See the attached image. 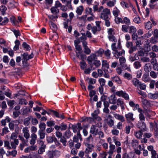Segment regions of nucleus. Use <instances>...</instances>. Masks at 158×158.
I'll return each instance as SVG.
<instances>
[{
  "label": "nucleus",
  "mask_w": 158,
  "mask_h": 158,
  "mask_svg": "<svg viewBox=\"0 0 158 158\" xmlns=\"http://www.w3.org/2000/svg\"><path fill=\"white\" fill-rule=\"evenodd\" d=\"M111 48L114 52V55L116 59H118L119 56H121L125 53V51L122 49L120 42L118 43V45L117 47H116L115 43L112 44L111 45Z\"/></svg>",
  "instance_id": "1"
},
{
  "label": "nucleus",
  "mask_w": 158,
  "mask_h": 158,
  "mask_svg": "<svg viewBox=\"0 0 158 158\" xmlns=\"http://www.w3.org/2000/svg\"><path fill=\"white\" fill-rule=\"evenodd\" d=\"M47 156L48 158H56L60 155V152L58 150L48 151L47 153Z\"/></svg>",
  "instance_id": "2"
},
{
  "label": "nucleus",
  "mask_w": 158,
  "mask_h": 158,
  "mask_svg": "<svg viewBox=\"0 0 158 158\" xmlns=\"http://www.w3.org/2000/svg\"><path fill=\"white\" fill-rule=\"evenodd\" d=\"M110 15V10L107 8L103 9L101 13L100 18L103 19H106L109 18V16Z\"/></svg>",
  "instance_id": "3"
},
{
  "label": "nucleus",
  "mask_w": 158,
  "mask_h": 158,
  "mask_svg": "<svg viewBox=\"0 0 158 158\" xmlns=\"http://www.w3.org/2000/svg\"><path fill=\"white\" fill-rule=\"evenodd\" d=\"M23 60H22L23 64L24 66L27 65V61L29 59L33 57L34 55L32 53L30 55H28L27 53H24L23 54Z\"/></svg>",
  "instance_id": "4"
},
{
  "label": "nucleus",
  "mask_w": 158,
  "mask_h": 158,
  "mask_svg": "<svg viewBox=\"0 0 158 158\" xmlns=\"http://www.w3.org/2000/svg\"><path fill=\"white\" fill-rule=\"evenodd\" d=\"M115 95L119 97H122L125 100H128L129 99V97L128 94L126 93L125 91L120 90L117 91L115 92Z\"/></svg>",
  "instance_id": "5"
},
{
  "label": "nucleus",
  "mask_w": 158,
  "mask_h": 158,
  "mask_svg": "<svg viewBox=\"0 0 158 158\" xmlns=\"http://www.w3.org/2000/svg\"><path fill=\"white\" fill-rule=\"evenodd\" d=\"M125 116L126 119L127 123H130L131 125L132 126V127H133V125L131 122L133 121L134 120V118H133V114L132 113L129 112L125 114Z\"/></svg>",
  "instance_id": "6"
},
{
  "label": "nucleus",
  "mask_w": 158,
  "mask_h": 158,
  "mask_svg": "<svg viewBox=\"0 0 158 158\" xmlns=\"http://www.w3.org/2000/svg\"><path fill=\"white\" fill-rule=\"evenodd\" d=\"M101 22L100 21H96V26L93 27L92 29V31L93 34H95L97 31H99L101 30Z\"/></svg>",
  "instance_id": "7"
},
{
  "label": "nucleus",
  "mask_w": 158,
  "mask_h": 158,
  "mask_svg": "<svg viewBox=\"0 0 158 158\" xmlns=\"http://www.w3.org/2000/svg\"><path fill=\"white\" fill-rule=\"evenodd\" d=\"M85 146L86 147L85 150V152L87 154H88L92 152V149L94 147V145L92 144H90L88 143H85Z\"/></svg>",
  "instance_id": "8"
},
{
  "label": "nucleus",
  "mask_w": 158,
  "mask_h": 158,
  "mask_svg": "<svg viewBox=\"0 0 158 158\" xmlns=\"http://www.w3.org/2000/svg\"><path fill=\"white\" fill-rule=\"evenodd\" d=\"M23 137L26 139H28L30 137L29 131L28 127H24L22 130Z\"/></svg>",
  "instance_id": "9"
},
{
  "label": "nucleus",
  "mask_w": 158,
  "mask_h": 158,
  "mask_svg": "<svg viewBox=\"0 0 158 158\" xmlns=\"http://www.w3.org/2000/svg\"><path fill=\"white\" fill-rule=\"evenodd\" d=\"M102 68L104 72L106 70L110 69L109 68V65L106 60H102Z\"/></svg>",
  "instance_id": "10"
},
{
  "label": "nucleus",
  "mask_w": 158,
  "mask_h": 158,
  "mask_svg": "<svg viewBox=\"0 0 158 158\" xmlns=\"http://www.w3.org/2000/svg\"><path fill=\"white\" fill-rule=\"evenodd\" d=\"M97 59V58L96 55L93 53L87 57V60L88 61V64H92L93 61H94Z\"/></svg>",
  "instance_id": "11"
},
{
  "label": "nucleus",
  "mask_w": 158,
  "mask_h": 158,
  "mask_svg": "<svg viewBox=\"0 0 158 158\" xmlns=\"http://www.w3.org/2000/svg\"><path fill=\"white\" fill-rule=\"evenodd\" d=\"M137 126L138 128L142 131H146V126L144 122H139L137 124Z\"/></svg>",
  "instance_id": "12"
},
{
  "label": "nucleus",
  "mask_w": 158,
  "mask_h": 158,
  "mask_svg": "<svg viewBox=\"0 0 158 158\" xmlns=\"http://www.w3.org/2000/svg\"><path fill=\"white\" fill-rule=\"evenodd\" d=\"M99 113V110L98 109H97L95 110L93 113H92L91 116L95 119L100 121L101 120V118L98 116V114Z\"/></svg>",
  "instance_id": "13"
},
{
  "label": "nucleus",
  "mask_w": 158,
  "mask_h": 158,
  "mask_svg": "<svg viewBox=\"0 0 158 158\" xmlns=\"http://www.w3.org/2000/svg\"><path fill=\"white\" fill-rule=\"evenodd\" d=\"M30 138L31 139L29 141L31 145H34L36 142V140L37 139V136L35 133L31 134Z\"/></svg>",
  "instance_id": "14"
},
{
  "label": "nucleus",
  "mask_w": 158,
  "mask_h": 158,
  "mask_svg": "<svg viewBox=\"0 0 158 158\" xmlns=\"http://www.w3.org/2000/svg\"><path fill=\"white\" fill-rule=\"evenodd\" d=\"M147 149L149 151L151 152V158H155L156 152L154 150L153 147L152 145L148 146L147 147Z\"/></svg>",
  "instance_id": "15"
},
{
  "label": "nucleus",
  "mask_w": 158,
  "mask_h": 158,
  "mask_svg": "<svg viewBox=\"0 0 158 158\" xmlns=\"http://www.w3.org/2000/svg\"><path fill=\"white\" fill-rule=\"evenodd\" d=\"M98 129L97 128L96 125H92L90 127V132L95 135H98Z\"/></svg>",
  "instance_id": "16"
},
{
  "label": "nucleus",
  "mask_w": 158,
  "mask_h": 158,
  "mask_svg": "<svg viewBox=\"0 0 158 158\" xmlns=\"http://www.w3.org/2000/svg\"><path fill=\"white\" fill-rule=\"evenodd\" d=\"M113 114L114 118L117 119L120 121L122 122H124L125 120L124 117L122 115L116 113L114 112L113 113Z\"/></svg>",
  "instance_id": "17"
},
{
  "label": "nucleus",
  "mask_w": 158,
  "mask_h": 158,
  "mask_svg": "<svg viewBox=\"0 0 158 158\" xmlns=\"http://www.w3.org/2000/svg\"><path fill=\"white\" fill-rule=\"evenodd\" d=\"M82 35L80 37L78 38H77L75 40H77L80 41V43L81 42L82 43V44L83 43H87L86 41V40L87 39V38L86 36L85 35V33H82Z\"/></svg>",
  "instance_id": "18"
},
{
  "label": "nucleus",
  "mask_w": 158,
  "mask_h": 158,
  "mask_svg": "<svg viewBox=\"0 0 158 158\" xmlns=\"http://www.w3.org/2000/svg\"><path fill=\"white\" fill-rule=\"evenodd\" d=\"M87 43H85L82 44L83 47L84 49V52L86 54L89 55L91 52L90 49L87 46Z\"/></svg>",
  "instance_id": "19"
},
{
  "label": "nucleus",
  "mask_w": 158,
  "mask_h": 158,
  "mask_svg": "<svg viewBox=\"0 0 158 158\" xmlns=\"http://www.w3.org/2000/svg\"><path fill=\"white\" fill-rule=\"evenodd\" d=\"M79 139L81 141L82 140V138L81 137V135L80 134V132H77V135H75L73 137V141L74 142L77 143Z\"/></svg>",
  "instance_id": "20"
},
{
  "label": "nucleus",
  "mask_w": 158,
  "mask_h": 158,
  "mask_svg": "<svg viewBox=\"0 0 158 158\" xmlns=\"http://www.w3.org/2000/svg\"><path fill=\"white\" fill-rule=\"evenodd\" d=\"M74 43L75 48L77 51H78V52H82V47L80 45H79L80 44V41L77 40H75Z\"/></svg>",
  "instance_id": "21"
},
{
  "label": "nucleus",
  "mask_w": 158,
  "mask_h": 158,
  "mask_svg": "<svg viewBox=\"0 0 158 158\" xmlns=\"http://www.w3.org/2000/svg\"><path fill=\"white\" fill-rule=\"evenodd\" d=\"M152 65L150 63H146L144 67V70L146 73H148L152 69Z\"/></svg>",
  "instance_id": "22"
},
{
  "label": "nucleus",
  "mask_w": 158,
  "mask_h": 158,
  "mask_svg": "<svg viewBox=\"0 0 158 158\" xmlns=\"http://www.w3.org/2000/svg\"><path fill=\"white\" fill-rule=\"evenodd\" d=\"M42 143V144L41 147L40 148L38 151V153L39 154H43L44 152L45 151V149L46 148V145H45L43 141H41Z\"/></svg>",
  "instance_id": "23"
},
{
  "label": "nucleus",
  "mask_w": 158,
  "mask_h": 158,
  "mask_svg": "<svg viewBox=\"0 0 158 158\" xmlns=\"http://www.w3.org/2000/svg\"><path fill=\"white\" fill-rule=\"evenodd\" d=\"M87 15H84L80 17H77V19L79 21L85 23L87 21Z\"/></svg>",
  "instance_id": "24"
},
{
  "label": "nucleus",
  "mask_w": 158,
  "mask_h": 158,
  "mask_svg": "<svg viewBox=\"0 0 158 158\" xmlns=\"http://www.w3.org/2000/svg\"><path fill=\"white\" fill-rule=\"evenodd\" d=\"M117 101V98L115 95H111L109 98V102L111 104H115Z\"/></svg>",
  "instance_id": "25"
},
{
  "label": "nucleus",
  "mask_w": 158,
  "mask_h": 158,
  "mask_svg": "<svg viewBox=\"0 0 158 158\" xmlns=\"http://www.w3.org/2000/svg\"><path fill=\"white\" fill-rule=\"evenodd\" d=\"M112 81L115 82L118 84H121L122 83V81L119 77L117 76L111 77Z\"/></svg>",
  "instance_id": "26"
},
{
  "label": "nucleus",
  "mask_w": 158,
  "mask_h": 158,
  "mask_svg": "<svg viewBox=\"0 0 158 158\" xmlns=\"http://www.w3.org/2000/svg\"><path fill=\"white\" fill-rule=\"evenodd\" d=\"M119 61L120 65L123 67H125L126 66V65L125 64L126 60L125 58L124 57L121 56L119 58Z\"/></svg>",
  "instance_id": "27"
},
{
  "label": "nucleus",
  "mask_w": 158,
  "mask_h": 158,
  "mask_svg": "<svg viewBox=\"0 0 158 158\" xmlns=\"http://www.w3.org/2000/svg\"><path fill=\"white\" fill-rule=\"evenodd\" d=\"M84 11V7L82 6H80L78 7L76 10L77 14L79 15H81Z\"/></svg>",
  "instance_id": "28"
},
{
  "label": "nucleus",
  "mask_w": 158,
  "mask_h": 158,
  "mask_svg": "<svg viewBox=\"0 0 158 158\" xmlns=\"http://www.w3.org/2000/svg\"><path fill=\"white\" fill-rule=\"evenodd\" d=\"M131 145L134 148H137L139 145V141L135 139H133L132 140Z\"/></svg>",
  "instance_id": "29"
},
{
  "label": "nucleus",
  "mask_w": 158,
  "mask_h": 158,
  "mask_svg": "<svg viewBox=\"0 0 158 158\" xmlns=\"http://www.w3.org/2000/svg\"><path fill=\"white\" fill-rule=\"evenodd\" d=\"M10 143L11 148L15 149L16 148V146L19 144V141L18 140H13V141H11Z\"/></svg>",
  "instance_id": "30"
},
{
  "label": "nucleus",
  "mask_w": 158,
  "mask_h": 158,
  "mask_svg": "<svg viewBox=\"0 0 158 158\" xmlns=\"http://www.w3.org/2000/svg\"><path fill=\"white\" fill-rule=\"evenodd\" d=\"M143 132L142 131L139 130L138 131L135 132L134 135L138 139H140L143 135Z\"/></svg>",
  "instance_id": "31"
},
{
  "label": "nucleus",
  "mask_w": 158,
  "mask_h": 158,
  "mask_svg": "<svg viewBox=\"0 0 158 158\" xmlns=\"http://www.w3.org/2000/svg\"><path fill=\"white\" fill-rule=\"evenodd\" d=\"M148 97L151 99H155L158 98V94L157 93H149L148 94Z\"/></svg>",
  "instance_id": "32"
},
{
  "label": "nucleus",
  "mask_w": 158,
  "mask_h": 158,
  "mask_svg": "<svg viewBox=\"0 0 158 158\" xmlns=\"http://www.w3.org/2000/svg\"><path fill=\"white\" fill-rule=\"evenodd\" d=\"M128 32L130 33H135L137 31L136 28L134 26H131L129 27Z\"/></svg>",
  "instance_id": "33"
},
{
  "label": "nucleus",
  "mask_w": 158,
  "mask_h": 158,
  "mask_svg": "<svg viewBox=\"0 0 158 158\" xmlns=\"http://www.w3.org/2000/svg\"><path fill=\"white\" fill-rule=\"evenodd\" d=\"M115 148V146L114 145L112 144H110L109 150L107 152L108 154H113L114 150Z\"/></svg>",
  "instance_id": "34"
},
{
  "label": "nucleus",
  "mask_w": 158,
  "mask_h": 158,
  "mask_svg": "<svg viewBox=\"0 0 158 158\" xmlns=\"http://www.w3.org/2000/svg\"><path fill=\"white\" fill-rule=\"evenodd\" d=\"M104 53V50L100 48L98 50L96 51L94 53L96 55V57L99 56H102Z\"/></svg>",
  "instance_id": "35"
},
{
  "label": "nucleus",
  "mask_w": 158,
  "mask_h": 158,
  "mask_svg": "<svg viewBox=\"0 0 158 158\" xmlns=\"http://www.w3.org/2000/svg\"><path fill=\"white\" fill-rule=\"evenodd\" d=\"M10 121V119L8 117H6L5 119H2L1 121V125L5 126L6 122L8 123Z\"/></svg>",
  "instance_id": "36"
},
{
  "label": "nucleus",
  "mask_w": 158,
  "mask_h": 158,
  "mask_svg": "<svg viewBox=\"0 0 158 158\" xmlns=\"http://www.w3.org/2000/svg\"><path fill=\"white\" fill-rule=\"evenodd\" d=\"M123 24H125L129 26L130 24V19L127 17H125L123 19Z\"/></svg>",
  "instance_id": "37"
},
{
  "label": "nucleus",
  "mask_w": 158,
  "mask_h": 158,
  "mask_svg": "<svg viewBox=\"0 0 158 158\" xmlns=\"http://www.w3.org/2000/svg\"><path fill=\"white\" fill-rule=\"evenodd\" d=\"M124 155L126 158H135V154L133 152H130L128 154L125 153Z\"/></svg>",
  "instance_id": "38"
},
{
  "label": "nucleus",
  "mask_w": 158,
  "mask_h": 158,
  "mask_svg": "<svg viewBox=\"0 0 158 158\" xmlns=\"http://www.w3.org/2000/svg\"><path fill=\"white\" fill-rule=\"evenodd\" d=\"M132 83L135 86H138L139 84H140V82L137 78L133 79Z\"/></svg>",
  "instance_id": "39"
},
{
  "label": "nucleus",
  "mask_w": 158,
  "mask_h": 158,
  "mask_svg": "<svg viewBox=\"0 0 158 158\" xmlns=\"http://www.w3.org/2000/svg\"><path fill=\"white\" fill-rule=\"evenodd\" d=\"M113 15L115 17H117L119 14H120V11L117 7H115L113 10Z\"/></svg>",
  "instance_id": "40"
},
{
  "label": "nucleus",
  "mask_w": 158,
  "mask_h": 158,
  "mask_svg": "<svg viewBox=\"0 0 158 158\" xmlns=\"http://www.w3.org/2000/svg\"><path fill=\"white\" fill-rule=\"evenodd\" d=\"M145 27L146 30H148L152 27V24L150 21H148L145 24Z\"/></svg>",
  "instance_id": "41"
},
{
  "label": "nucleus",
  "mask_w": 158,
  "mask_h": 158,
  "mask_svg": "<svg viewBox=\"0 0 158 158\" xmlns=\"http://www.w3.org/2000/svg\"><path fill=\"white\" fill-rule=\"evenodd\" d=\"M143 80L145 82L149 81V74H148L145 73L143 76Z\"/></svg>",
  "instance_id": "42"
},
{
  "label": "nucleus",
  "mask_w": 158,
  "mask_h": 158,
  "mask_svg": "<svg viewBox=\"0 0 158 158\" xmlns=\"http://www.w3.org/2000/svg\"><path fill=\"white\" fill-rule=\"evenodd\" d=\"M44 131H39L38 134L40 136V139H43L44 138L45 136V133L44 132Z\"/></svg>",
  "instance_id": "43"
},
{
  "label": "nucleus",
  "mask_w": 158,
  "mask_h": 158,
  "mask_svg": "<svg viewBox=\"0 0 158 158\" xmlns=\"http://www.w3.org/2000/svg\"><path fill=\"white\" fill-rule=\"evenodd\" d=\"M123 77L124 78L127 79L128 80H131L132 78V75L127 73H126L124 74Z\"/></svg>",
  "instance_id": "44"
},
{
  "label": "nucleus",
  "mask_w": 158,
  "mask_h": 158,
  "mask_svg": "<svg viewBox=\"0 0 158 158\" xmlns=\"http://www.w3.org/2000/svg\"><path fill=\"white\" fill-rule=\"evenodd\" d=\"M15 45L14 48V49L15 51H17L19 49L20 43L19 40H16L15 42Z\"/></svg>",
  "instance_id": "45"
},
{
  "label": "nucleus",
  "mask_w": 158,
  "mask_h": 158,
  "mask_svg": "<svg viewBox=\"0 0 158 158\" xmlns=\"http://www.w3.org/2000/svg\"><path fill=\"white\" fill-rule=\"evenodd\" d=\"M85 11L87 14L90 15L91 16H93V13L91 8L89 7H87L85 10Z\"/></svg>",
  "instance_id": "46"
},
{
  "label": "nucleus",
  "mask_w": 158,
  "mask_h": 158,
  "mask_svg": "<svg viewBox=\"0 0 158 158\" xmlns=\"http://www.w3.org/2000/svg\"><path fill=\"white\" fill-rule=\"evenodd\" d=\"M98 82L100 84V86L103 87L105 85L106 81L103 78H101L99 79Z\"/></svg>",
  "instance_id": "47"
},
{
  "label": "nucleus",
  "mask_w": 158,
  "mask_h": 158,
  "mask_svg": "<svg viewBox=\"0 0 158 158\" xmlns=\"http://www.w3.org/2000/svg\"><path fill=\"white\" fill-rule=\"evenodd\" d=\"M112 72V70L111 69L106 70L105 72H104L105 73L103 75L104 77L106 78H109L110 77V75L108 73H111Z\"/></svg>",
  "instance_id": "48"
},
{
  "label": "nucleus",
  "mask_w": 158,
  "mask_h": 158,
  "mask_svg": "<svg viewBox=\"0 0 158 158\" xmlns=\"http://www.w3.org/2000/svg\"><path fill=\"white\" fill-rule=\"evenodd\" d=\"M6 42L5 40L3 38H0V46L1 47L6 46Z\"/></svg>",
  "instance_id": "49"
},
{
  "label": "nucleus",
  "mask_w": 158,
  "mask_h": 158,
  "mask_svg": "<svg viewBox=\"0 0 158 158\" xmlns=\"http://www.w3.org/2000/svg\"><path fill=\"white\" fill-rule=\"evenodd\" d=\"M49 24L50 27L53 30H55L56 29V25L51 21H49Z\"/></svg>",
  "instance_id": "50"
},
{
  "label": "nucleus",
  "mask_w": 158,
  "mask_h": 158,
  "mask_svg": "<svg viewBox=\"0 0 158 158\" xmlns=\"http://www.w3.org/2000/svg\"><path fill=\"white\" fill-rule=\"evenodd\" d=\"M115 2L116 0H113L111 1L109 0L108 2H107V5L108 7H111L114 6Z\"/></svg>",
  "instance_id": "51"
},
{
  "label": "nucleus",
  "mask_w": 158,
  "mask_h": 158,
  "mask_svg": "<svg viewBox=\"0 0 158 158\" xmlns=\"http://www.w3.org/2000/svg\"><path fill=\"white\" fill-rule=\"evenodd\" d=\"M51 10L52 13L54 14H56L59 12V9L56 7H52L51 9Z\"/></svg>",
  "instance_id": "52"
},
{
  "label": "nucleus",
  "mask_w": 158,
  "mask_h": 158,
  "mask_svg": "<svg viewBox=\"0 0 158 158\" xmlns=\"http://www.w3.org/2000/svg\"><path fill=\"white\" fill-rule=\"evenodd\" d=\"M46 124L44 123H40L39 125V127L40 130V131H44L46 128Z\"/></svg>",
  "instance_id": "53"
},
{
  "label": "nucleus",
  "mask_w": 158,
  "mask_h": 158,
  "mask_svg": "<svg viewBox=\"0 0 158 158\" xmlns=\"http://www.w3.org/2000/svg\"><path fill=\"white\" fill-rule=\"evenodd\" d=\"M115 22L118 24L121 23L123 24V19L120 17H115Z\"/></svg>",
  "instance_id": "54"
},
{
  "label": "nucleus",
  "mask_w": 158,
  "mask_h": 158,
  "mask_svg": "<svg viewBox=\"0 0 158 158\" xmlns=\"http://www.w3.org/2000/svg\"><path fill=\"white\" fill-rule=\"evenodd\" d=\"M17 133L13 132V133L10 137V140H18L17 139Z\"/></svg>",
  "instance_id": "55"
},
{
  "label": "nucleus",
  "mask_w": 158,
  "mask_h": 158,
  "mask_svg": "<svg viewBox=\"0 0 158 158\" xmlns=\"http://www.w3.org/2000/svg\"><path fill=\"white\" fill-rule=\"evenodd\" d=\"M60 129L61 131L65 130L67 128V126L66 124L64 123H61L60 125Z\"/></svg>",
  "instance_id": "56"
},
{
  "label": "nucleus",
  "mask_w": 158,
  "mask_h": 158,
  "mask_svg": "<svg viewBox=\"0 0 158 158\" xmlns=\"http://www.w3.org/2000/svg\"><path fill=\"white\" fill-rule=\"evenodd\" d=\"M30 119L29 117L25 118L23 122L24 125L26 126H28L30 123Z\"/></svg>",
  "instance_id": "57"
},
{
  "label": "nucleus",
  "mask_w": 158,
  "mask_h": 158,
  "mask_svg": "<svg viewBox=\"0 0 158 158\" xmlns=\"http://www.w3.org/2000/svg\"><path fill=\"white\" fill-rule=\"evenodd\" d=\"M19 138L20 140H21L22 142V143H28V139H26L24 138L22 136H19Z\"/></svg>",
  "instance_id": "58"
},
{
  "label": "nucleus",
  "mask_w": 158,
  "mask_h": 158,
  "mask_svg": "<svg viewBox=\"0 0 158 158\" xmlns=\"http://www.w3.org/2000/svg\"><path fill=\"white\" fill-rule=\"evenodd\" d=\"M144 113H145L146 115H147L148 116H150L151 115H153V114L154 113V112H152L150 110L146 109H145Z\"/></svg>",
  "instance_id": "59"
},
{
  "label": "nucleus",
  "mask_w": 158,
  "mask_h": 158,
  "mask_svg": "<svg viewBox=\"0 0 158 158\" xmlns=\"http://www.w3.org/2000/svg\"><path fill=\"white\" fill-rule=\"evenodd\" d=\"M60 138V141L63 143L64 146H66L67 145V141L65 138L63 136Z\"/></svg>",
  "instance_id": "60"
},
{
  "label": "nucleus",
  "mask_w": 158,
  "mask_h": 158,
  "mask_svg": "<svg viewBox=\"0 0 158 158\" xmlns=\"http://www.w3.org/2000/svg\"><path fill=\"white\" fill-rule=\"evenodd\" d=\"M87 65L85 62H80V66L81 69L83 70L87 67Z\"/></svg>",
  "instance_id": "61"
},
{
  "label": "nucleus",
  "mask_w": 158,
  "mask_h": 158,
  "mask_svg": "<svg viewBox=\"0 0 158 158\" xmlns=\"http://www.w3.org/2000/svg\"><path fill=\"white\" fill-rule=\"evenodd\" d=\"M127 25H123L122 26V30L124 32H128V30L129 29V27Z\"/></svg>",
  "instance_id": "62"
},
{
  "label": "nucleus",
  "mask_w": 158,
  "mask_h": 158,
  "mask_svg": "<svg viewBox=\"0 0 158 158\" xmlns=\"http://www.w3.org/2000/svg\"><path fill=\"white\" fill-rule=\"evenodd\" d=\"M150 76L153 78H156L157 77L156 73L153 71H152L150 73Z\"/></svg>",
  "instance_id": "63"
},
{
  "label": "nucleus",
  "mask_w": 158,
  "mask_h": 158,
  "mask_svg": "<svg viewBox=\"0 0 158 158\" xmlns=\"http://www.w3.org/2000/svg\"><path fill=\"white\" fill-rule=\"evenodd\" d=\"M133 21L136 23H141L140 18L138 16H136L134 19Z\"/></svg>",
  "instance_id": "64"
}]
</instances>
